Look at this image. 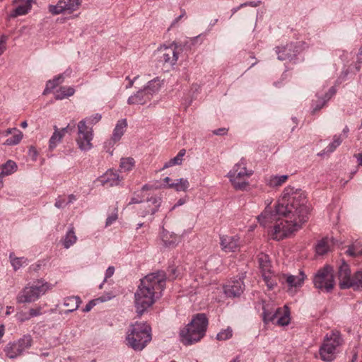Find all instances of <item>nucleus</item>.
Here are the masks:
<instances>
[{
	"mask_svg": "<svg viewBox=\"0 0 362 362\" xmlns=\"http://www.w3.org/2000/svg\"><path fill=\"white\" fill-rule=\"evenodd\" d=\"M306 196L302 189L287 186L278 200L275 211L267 207L257 216L258 222L264 227L274 223L272 237L280 240L298 231L307 221L308 208Z\"/></svg>",
	"mask_w": 362,
	"mask_h": 362,
	"instance_id": "obj_1",
	"label": "nucleus"
},
{
	"mask_svg": "<svg viewBox=\"0 0 362 362\" xmlns=\"http://www.w3.org/2000/svg\"><path fill=\"white\" fill-rule=\"evenodd\" d=\"M166 274L158 271L149 274L140 280V284L134 293V304L139 317L160 298L165 286Z\"/></svg>",
	"mask_w": 362,
	"mask_h": 362,
	"instance_id": "obj_2",
	"label": "nucleus"
},
{
	"mask_svg": "<svg viewBox=\"0 0 362 362\" xmlns=\"http://www.w3.org/2000/svg\"><path fill=\"white\" fill-rule=\"evenodd\" d=\"M151 339V328L146 322H136L127 332V344L136 351L143 350Z\"/></svg>",
	"mask_w": 362,
	"mask_h": 362,
	"instance_id": "obj_3",
	"label": "nucleus"
},
{
	"mask_svg": "<svg viewBox=\"0 0 362 362\" xmlns=\"http://www.w3.org/2000/svg\"><path fill=\"white\" fill-rule=\"evenodd\" d=\"M207 325L208 319L205 314L196 315L186 328L181 331L182 341L186 345L199 341L205 335Z\"/></svg>",
	"mask_w": 362,
	"mask_h": 362,
	"instance_id": "obj_4",
	"label": "nucleus"
},
{
	"mask_svg": "<svg viewBox=\"0 0 362 362\" xmlns=\"http://www.w3.org/2000/svg\"><path fill=\"white\" fill-rule=\"evenodd\" d=\"M102 115L99 113H96L90 117H87L85 119L81 120L78 125V136L76 139V143L78 148L83 151H87L93 148L91 143L93 139V132L92 127L88 125H94L100 121Z\"/></svg>",
	"mask_w": 362,
	"mask_h": 362,
	"instance_id": "obj_5",
	"label": "nucleus"
},
{
	"mask_svg": "<svg viewBox=\"0 0 362 362\" xmlns=\"http://www.w3.org/2000/svg\"><path fill=\"white\" fill-rule=\"evenodd\" d=\"M262 310V317L264 324L272 322L280 326H286L290 322V311L286 305L279 308L273 303H264Z\"/></svg>",
	"mask_w": 362,
	"mask_h": 362,
	"instance_id": "obj_6",
	"label": "nucleus"
},
{
	"mask_svg": "<svg viewBox=\"0 0 362 362\" xmlns=\"http://www.w3.org/2000/svg\"><path fill=\"white\" fill-rule=\"evenodd\" d=\"M52 286L47 282L37 281L29 283L16 296L17 303H30L37 300L42 296L50 290Z\"/></svg>",
	"mask_w": 362,
	"mask_h": 362,
	"instance_id": "obj_7",
	"label": "nucleus"
},
{
	"mask_svg": "<svg viewBox=\"0 0 362 362\" xmlns=\"http://www.w3.org/2000/svg\"><path fill=\"white\" fill-rule=\"evenodd\" d=\"M342 342L343 339L339 331L332 330L327 333L319 350L321 359L326 362L332 361L335 358L337 349Z\"/></svg>",
	"mask_w": 362,
	"mask_h": 362,
	"instance_id": "obj_8",
	"label": "nucleus"
},
{
	"mask_svg": "<svg viewBox=\"0 0 362 362\" xmlns=\"http://www.w3.org/2000/svg\"><path fill=\"white\" fill-rule=\"evenodd\" d=\"M252 175V170H247L243 160L235 164L228 173V177L235 190L246 191L249 187V177Z\"/></svg>",
	"mask_w": 362,
	"mask_h": 362,
	"instance_id": "obj_9",
	"label": "nucleus"
},
{
	"mask_svg": "<svg viewBox=\"0 0 362 362\" xmlns=\"http://www.w3.org/2000/svg\"><path fill=\"white\" fill-rule=\"evenodd\" d=\"M313 284L316 288L330 292L334 286V279L332 267L326 265L319 269L313 277Z\"/></svg>",
	"mask_w": 362,
	"mask_h": 362,
	"instance_id": "obj_10",
	"label": "nucleus"
},
{
	"mask_svg": "<svg viewBox=\"0 0 362 362\" xmlns=\"http://www.w3.org/2000/svg\"><path fill=\"white\" fill-rule=\"evenodd\" d=\"M33 344V338L30 334H25L17 341L9 342L5 346L4 351L6 356L13 359L22 355L30 349Z\"/></svg>",
	"mask_w": 362,
	"mask_h": 362,
	"instance_id": "obj_11",
	"label": "nucleus"
},
{
	"mask_svg": "<svg viewBox=\"0 0 362 362\" xmlns=\"http://www.w3.org/2000/svg\"><path fill=\"white\" fill-rule=\"evenodd\" d=\"M307 276L303 270H300L297 275L284 274L282 275V284H286L287 291L291 295H294L300 289L306 279Z\"/></svg>",
	"mask_w": 362,
	"mask_h": 362,
	"instance_id": "obj_12",
	"label": "nucleus"
},
{
	"mask_svg": "<svg viewBox=\"0 0 362 362\" xmlns=\"http://www.w3.org/2000/svg\"><path fill=\"white\" fill-rule=\"evenodd\" d=\"M81 3V0H60L57 5H50L49 11L54 15L65 12L71 13L78 8Z\"/></svg>",
	"mask_w": 362,
	"mask_h": 362,
	"instance_id": "obj_13",
	"label": "nucleus"
},
{
	"mask_svg": "<svg viewBox=\"0 0 362 362\" xmlns=\"http://www.w3.org/2000/svg\"><path fill=\"white\" fill-rule=\"evenodd\" d=\"M158 52L159 53V61L172 66L176 64L180 53L177 51V47L174 44L169 47H161L158 49Z\"/></svg>",
	"mask_w": 362,
	"mask_h": 362,
	"instance_id": "obj_14",
	"label": "nucleus"
},
{
	"mask_svg": "<svg viewBox=\"0 0 362 362\" xmlns=\"http://www.w3.org/2000/svg\"><path fill=\"white\" fill-rule=\"evenodd\" d=\"M161 198L159 196H152L147 199L143 204L142 209L139 211V214L141 217H145L149 214L153 215L156 213L161 204Z\"/></svg>",
	"mask_w": 362,
	"mask_h": 362,
	"instance_id": "obj_15",
	"label": "nucleus"
},
{
	"mask_svg": "<svg viewBox=\"0 0 362 362\" xmlns=\"http://www.w3.org/2000/svg\"><path fill=\"white\" fill-rule=\"evenodd\" d=\"M245 289V284L242 278L229 281L223 287L224 293L229 298L239 297Z\"/></svg>",
	"mask_w": 362,
	"mask_h": 362,
	"instance_id": "obj_16",
	"label": "nucleus"
},
{
	"mask_svg": "<svg viewBox=\"0 0 362 362\" xmlns=\"http://www.w3.org/2000/svg\"><path fill=\"white\" fill-rule=\"evenodd\" d=\"M221 248L226 252H234L240 247V237L238 235H221L220 237Z\"/></svg>",
	"mask_w": 362,
	"mask_h": 362,
	"instance_id": "obj_17",
	"label": "nucleus"
},
{
	"mask_svg": "<svg viewBox=\"0 0 362 362\" xmlns=\"http://www.w3.org/2000/svg\"><path fill=\"white\" fill-rule=\"evenodd\" d=\"M299 52V47L294 43L287 44L284 47H276V53L278 56V59L283 60H292Z\"/></svg>",
	"mask_w": 362,
	"mask_h": 362,
	"instance_id": "obj_18",
	"label": "nucleus"
},
{
	"mask_svg": "<svg viewBox=\"0 0 362 362\" xmlns=\"http://www.w3.org/2000/svg\"><path fill=\"white\" fill-rule=\"evenodd\" d=\"M339 286L341 289L351 288L353 277L351 276L349 265L343 262L339 268Z\"/></svg>",
	"mask_w": 362,
	"mask_h": 362,
	"instance_id": "obj_19",
	"label": "nucleus"
},
{
	"mask_svg": "<svg viewBox=\"0 0 362 362\" xmlns=\"http://www.w3.org/2000/svg\"><path fill=\"white\" fill-rule=\"evenodd\" d=\"M122 180L123 178L119 175L118 173L113 170H108L100 177L102 185L109 187L118 185Z\"/></svg>",
	"mask_w": 362,
	"mask_h": 362,
	"instance_id": "obj_20",
	"label": "nucleus"
},
{
	"mask_svg": "<svg viewBox=\"0 0 362 362\" xmlns=\"http://www.w3.org/2000/svg\"><path fill=\"white\" fill-rule=\"evenodd\" d=\"M150 94L147 93L144 88L138 90L135 94L129 97L127 103L129 105H144L150 101Z\"/></svg>",
	"mask_w": 362,
	"mask_h": 362,
	"instance_id": "obj_21",
	"label": "nucleus"
},
{
	"mask_svg": "<svg viewBox=\"0 0 362 362\" xmlns=\"http://www.w3.org/2000/svg\"><path fill=\"white\" fill-rule=\"evenodd\" d=\"M69 128L66 127L62 129H59L57 126H54V132L52 135L49 141V148L53 150L56 148L58 144H59L64 136L65 132Z\"/></svg>",
	"mask_w": 362,
	"mask_h": 362,
	"instance_id": "obj_22",
	"label": "nucleus"
},
{
	"mask_svg": "<svg viewBox=\"0 0 362 362\" xmlns=\"http://www.w3.org/2000/svg\"><path fill=\"white\" fill-rule=\"evenodd\" d=\"M161 239L165 246L168 247H175L179 242V238L173 233L163 230L161 233Z\"/></svg>",
	"mask_w": 362,
	"mask_h": 362,
	"instance_id": "obj_23",
	"label": "nucleus"
},
{
	"mask_svg": "<svg viewBox=\"0 0 362 362\" xmlns=\"http://www.w3.org/2000/svg\"><path fill=\"white\" fill-rule=\"evenodd\" d=\"M81 303V300L78 296H70L67 297L64 300V305L65 307L69 308L68 310L64 311V314H68L69 313H72L76 310L80 304Z\"/></svg>",
	"mask_w": 362,
	"mask_h": 362,
	"instance_id": "obj_24",
	"label": "nucleus"
},
{
	"mask_svg": "<svg viewBox=\"0 0 362 362\" xmlns=\"http://www.w3.org/2000/svg\"><path fill=\"white\" fill-rule=\"evenodd\" d=\"M32 1L33 0H26L23 4L18 5L9 13V18H16L18 16L26 14L31 8Z\"/></svg>",
	"mask_w": 362,
	"mask_h": 362,
	"instance_id": "obj_25",
	"label": "nucleus"
},
{
	"mask_svg": "<svg viewBox=\"0 0 362 362\" xmlns=\"http://www.w3.org/2000/svg\"><path fill=\"white\" fill-rule=\"evenodd\" d=\"M127 126V122L126 119H120L117 122L112 136V139L114 142H117L121 139L125 132Z\"/></svg>",
	"mask_w": 362,
	"mask_h": 362,
	"instance_id": "obj_26",
	"label": "nucleus"
},
{
	"mask_svg": "<svg viewBox=\"0 0 362 362\" xmlns=\"http://www.w3.org/2000/svg\"><path fill=\"white\" fill-rule=\"evenodd\" d=\"M77 237L75 234L74 228L72 225L69 226L68 230L62 240V245L64 248L68 249L76 243Z\"/></svg>",
	"mask_w": 362,
	"mask_h": 362,
	"instance_id": "obj_27",
	"label": "nucleus"
},
{
	"mask_svg": "<svg viewBox=\"0 0 362 362\" xmlns=\"http://www.w3.org/2000/svg\"><path fill=\"white\" fill-rule=\"evenodd\" d=\"M184 270L182 264L170 265L168 268V279L173 281L181 278L184 274Z\"/></svg>",
	"mask_w": 362,
	"mask_h": 362,
	"instance_id": "obj_28",
	"label": "nucleus"
},
{
	"mask_svg": "<svg viewBox=\"0 0 362 362\" xmlns=\"http://www.w3.org/2000/svg\"><path fill=\"white\" fill-rule=\"evenodd\" d=\"M161 88V81L159 78H156L150 81L144 89L147 93L150 94V98L152 99L153 96L158 93Z\"/></svg>",
	"mask_w": 362,
	"mask_h": 362,
	"instance_id": "obj_29",
	"label": "nucleus"
},
{
	"mask_svg": "<svg viewBox=\"0 0 362 362\" xmlns=\"http://www.w3.org/2000/svg\"><path fill=\"white\" fill-rule=\"evenodd\" d=\"M64 81V74H59L54 76L52 80H49L46 83V87L43 91V95L50 93L59 84L62 83Z\"/></svg>",
	"mask_w": 362,
	"mask_h": 362,
	"instance_id": "obj_30",
	"label": "nucleus"
},
{
	"mask_svg": "<svg viewBox=\"0 0 362 362\" xmlns=\"http://www.w3.org/2000/svg\"><path fill=\"white\" fill-rule=\"evenodd\" d=\"M74 92L75 90L71 86H62L54 93V98L57 100H63L73 95Z\"/></svg>",
	"mask_w": 362,
	"mask_h": 362,
	"instance_id": "obj_31",
	"label": "nucleus"
},
{
	"mask_svg": "<svg viewBox=\"0 0 362 362\" xmlns=\"http://www.w3.org/2000/svg\"><path fill=\"white\" fill-rule=\"evenodd\" d=\"M288 176L286 175H272L266 179V183L267 185L274 187H279L284 183Z\"/></svg>",
	"mask_w": 362,
	"mask_h": 362,
	"instance_id": "obj_32",
	"label": "nucleus"
},
{
	"mask_svg": "<svg viewBox=\"0 0 362 362\" xmlns=\"http://www.w3.org/2000/svg\"><path fill=\"white\" fill-rule=\"evenodd\" d=\"M330 248V240L328 238L319 240L315 247L316 253L319 255L326 254Z\"/></svg>",
	"mask_w": 362,
	"mask_h": 362,
	"instance_id": "obj_33",
	"label": "nucleus"
},
{
	"mask_svg": "<svg viewBox=\"0 0 362 362\" xmlns=\"http://www.w3.org/2000/svg\"><path fill=\"white\" fill-rule=\"evenodd\" d=\"M189 187V183L187 179L180 178L175 180L174 182L169 184V188H173L177 192H186Z\"/></svg>",
	"mask_w": 362,
	"mask_h": 362,
	"instance_id": "obj_34",
	"label": "nucleus"
},
{
	"mask_svg": "<svg viewBox=\"0 0 362 362\" xmlns=\"http://www.w3.org/2000/svg\"><path fill=\"white\" fill-rule=\"evenodd\" d=\"M9 259L12 267L15 271L19 269L23 266H26L28 264V259L25 257H16L12 252L9 255Z\"/></svg>",
	"mask_w": 362,
	"mask_h": 362,
	"instance_id": "obj_35",
	"label": "nucleus"
},
{
	"mask_svg": "<svg viewBox=\"0 0 362 362\" xmlns=\"http://www.w3.org/2000/svg\"><path fill=\"white\" fill-rule=\"evenodd\" d=\"M1 168V175L8 176L15 173L17 170L18 166L14 161L9 160L6 163L3 164Z\"/></svg>",
	"mask_w": 362,
	"mask_h": 362,
	"instance_id": "obj_36",
	"label": "nucleus"
},
{
	"mask_svg": "<svg viewBox=\"0 0 362 362\" xmlns=\"http://www.w3.org/2000/svg\"><path fill=\"white\" fill-rule=\"evenodd\" d=\"M185 153L186 150L184 148L181 149L175 157L171 158L164 164L163 169L168 168L173 165H181L182 163L183 156L185 155Z\"/></svg>",
	"mask_w": 362,
	"mask_h": 362,
	"instance_id": "obj_37",
	"label": "nucleus"
},
{
	"mask_svg": "<svg viewBox=\"0 0 362 362\" xmlns=\"http://www.w3.org/2000/svg\"><path fill=\"white\" fill-rule=\"evenodd\" d=\"M258 262L262 274L263 272H269L271 271L270 262L269 257L267 255L262 254L258 258Z\"/></svg>",
	"mask_w": 362,
	"mask_h": 362,
	"instance_id": "obj_38",
	"label": "nucleus"
},
{
	"mask_svg": "<svg viewBox=\"0 0 362 362\" xmlns=\"http://www.w3.org/2000/svg\"><path fill=\"white\" fill-rule=\"evenodd\" d=\"M343 139L341 135H334L333 137V141L330 143L323 151L322 154L327 153H332L342 142Z\"/></svg>",
	"mask_w": 362,
	"mask_h": 362,
	"instance_id": "obj_39",
	"label": "nucleus"
},
{
	"mask_svg": "<svg viewBox=\"0 0 362 362\" xmlns=\"http://www.w3.org/2000/svg\"><path fill=\"white\" fill-rule=\"evenodd\" d=\"M135 165V161L133 158H122L120 161L119 168L124 172L130 171L132 170Z\"/></svg>",
	"mask_w": 362,
	"mask_h": 362,
	"instance_id": "obj_40",
	"label": "nucleus"
},
{
	"mask_svg": "<svg viewBox=\"0 0 362 362\" xmlns=\"http://www.w3.org/2000/svg\"><path fill=\"white\" fill-rule=\"evenodd\" d=\"M23 138V133L18 130L16 131L14 134H12V136L8 138L4 143V145L6 146H15L18 144Z\"/></svg>",
	"mask_w": 362,
	"mask_h": 362,
	"instance_id": "obj_41",
	"label": "nucleus"
},
{
	"mask_svg": "<svg viewBox=\"0 0 362 362\" xmlns=\"http://www.w3.org/2000/svg\"><path fill=\"white\" fill-rule=\"evenodd\" d=\"M233 336V329L230 327L221 330L216 335V339L219 341H225L229 339Z\"/></svg>",
	"mask_w": 362,
	"mask_h": 362,
	"instance_id": "obj_42",
	"label": "nucleus"
},
{
	"mask_svg": "<svg viewBox=\"0 0 362 362\" xmlns=\"http://www.w3.org/2000/svg\"><path fill=\"white\" fill-rule=\"evenodd\" d=\"M352 284L351 287L354 289L362 288V272H358L355 274L353 276Z\"/></svg>",
	"mask_w": 362,
	"mask_h": 362,
	"instance_id": "obj_43",
	"label": "nucleus"
},
{
	"mask_svg": "<svg viewBox=\"0 0 362 362\" xmlns=\"http://www.w3.org/2000/svg\"><path fill=\"white\" fill-rule=\"evenodd\" d=\"M262 276L269 288L272 289L275 286V283L272 279L271 271H269V272H263L262 274Z\"/></svg>",
	"mask_w": 362,
	"mask_h": 362,
	"instance_id": "obj_44",
	"label": "nucleus"
},
{
	"mask_svg": "<svg viewBox=\"0 0 362 362\" xmlns=\"http://www.w3.org/2000/svg\"><path fill=\"white\" fill-rule=\"evenodd\" d=\"M16 318L17 321L23 322L29 320L30 319V317L29 316L28 313L21 311L16 313Z\"/></svg>",
	"mask_w": 362,
	"mask_h": 362,
	"instance_id": "obj_45",
	"label": "nucleus"
},
{
	"mask_svg": "<svg viewBox=\"0 0 362 362\" xmlns=\"http://www.w3.org/2000/svg\"><path fill=\"white\" fill-rule=\"evenodd\" d=\"M327 101V100L323 98L319 99L316 102L313 103V104L312 105L313 111L316 112V111L320 110L325 105V104L326 103Z\"/></svg>",
	"mask_w": 362,
	"mask_h": 362,
	"instance_id": "obj_46",
	"label": "nucleus"
},
{
	"mask_svg": "<svg viewBox=\"0 0 362 362\" xmlns=\"http://www.w3.org/2000/svg\"><path fill=\"white\" fill-rule=\"evenodd\" d=\"M29 316L30 317V319L34 317L40 316L42 314V308L40 306H38L35 308H30L29 310Z\"/></svg>",
	"mask_w": 362,
	"mask_h": 362,
	"instance_id": "obj_47",
	"label": "nucleus"
},
{
	"mask_svg": "<svg viewBox=\"0 0 362 362\" xmlns=\"http://www.w3.org/2000/svg\"><path fill=\"white\" fill-rule=\"evenodd\" d=\"M100 299H95L89 301L86 306L83 308V312L88 313L89 312L95 305H96L97 302Z\"/></svg>",
	"mask_w": 362,
	"mask_h": 362,
	"instance_id": "obj_48",
	"label": "nucleus"
},
{
	"mask_svg": "<svg viewBox=\"0 0 362 362\" xmlns=\"http://www.w3.org/2000/svg\"><path fill=\"white\" fill-rule=\"evenodd\" d=\"M117 219V212L115 213H113L111 215H110L107 219H106V222H105V226H110L111 224H112Z\"/></svg>",
	"mask_w": 362,
	"mask_h": 362,
	"instance_id": "obj_49",
	"label": "nucleus"
},
{
	"mask_svg": "<svg viewBox=\"0 0 362 362\" xmlns=\"http://www.w3.org/2000/svg\"><path fill=\"white\" fill-rule=\"evenodd\" d=\"M262 4L261 1H247L245 3H243L240 5V7H246V6H251V7H257Z\"/></svg>",
	"mask_w": 362,
	"mask_h": 362,
	"instance_id": "obj_50",
	"label": "nucleus"
},
{
	"mask_svg": "<svg viewBox=\"0 0 362 362\" xmlns=\"http://www.w3.org/2000/svg\"><path fill=\"white\" fill-rule=\"evenodd\" d=\"M114 273H115V267L113 266L108 267L105 272V279H104L103 282H105L107 279L112 276Z\"/></svg>",
	"mask_w": 362,
	"mask_h": 362,
	"instance_id": "obj_51",
	"label": "nucleus"
},
{
	"mask_svg": "<svg viewBox=\"0 0 362 362\" xmlns=\"http://www.w3.org/2000/svg\"><path fill=\"white\" fill-rule=\"evenodd\" d=\"M67 204L65 201L64 199H62L60 197H59L56 202H55V204H54V206L58 208V209H61V208H63L64 206H66Z\"/></svg>",
	"mask_w": 362,
	"mask_h": 362,
	"instance_id": "obj_52",
	"label": "nucleus"
},
{
	"mask_svg": "<svg viewBox=\"0 0 362 362\" xmlns=\"http://www.w3.org/2000/svg\"><path fill=\"white\" fill-rule=\"evenodd\" d=\"M362 64V46L360 47L358 53L357 54V59H356V69L358 71L360 67L359 64Z\"/></svg>",
	"mask_w": 362,
	"mask_h": 362,
	"instance_id": "obj_53",
	"label": "nucleus"
},
{
	"mask_svg": "<svg viewBox=\"0 0 362 362\" xmlns=\"http://www.w3.org/2000/svg\"><path fill=\"white\" fill-rule=\"evenodd\" d=\"M228 129L226 128H219L213 131L214 134L223 136L227 134Z\"/></svg>",
	"mask_w": 362,
	"mask_h": 362,
	"instance_id": "obj_54",
	"label": "nucleus"
},
{
	"mask_svg": "<svg viewBox=\"0 0 362 362\" xmlns=\"http://www.w3.org/2000/svg\"><path fill=\"white\" fill-rule=\"evenodd\" d=\"M187 197L180 198L177 202V203L172 207V209L170 210L171 211L174 210L176 207L183 205L184 204H185L187 202Z\"/></svg>",
	"mask_w": 362,
	"mask_h": 362,
	"instance_id": "obj_55",
	"label": "nucleus"
},
{
	"mask_svg": "<svg viewBox=\"0 0 362 362\" xmlns=\"http://www.w3.org/2000/svg\"><path fill=\"white\" fill-rule=\"evenodd\" d=\"M335 89L334 87H332L329 91L325 95L324 98L327 101L335 94Z\"/></svg>",
	"mask_w": 362,
	"mask_h": 362,
	"instance_id": "obj_56",
	"label": "nucleus"
},
{
	"mask_svg": "<svg viewBox=\"0 0 362 362\" xmlns=\"http://www.w3.org/2000/svg\"><path fill=\"white\" fill-rule=\"evenodd\" d=\"M19 129L16 128H9L5 130L3 133L4 136H7L9 134H13L16 132V131H18Z\"/></svg>",
	"mask_w": 362,
	"mask_h": 362,
	"instance_id": "obj_57",
	"label": "nucleus"
},
{
	"mask_svg": "<svg viewBox=\"0 0 362 362\" xmlns=\"http://www.w3.org/2000/svg\"><path fill=\"white\" fill-rule=\"evenodd\" d=\"M6 41L7 37L6 35H1L0 37V47H5L6 49Z\"/></svg>",
	"mask_w": 362,
	"mask_h": 362,
	"instance_id": "obj_58",
	"label": "nucleus"
},
{
	"mask_svg": "<svg viewBox=\"0 0 362 362\" xmlns=\"http://www.w3.org/2000/svg\"><path fill=\"white\" fill-rule=\"evenodd\" d=\"M137 78V77H135L134 79H131L130 77L128 76L126 77V80L129 81V83L126 86V88H130L133 86L134 81Z\"/></svg>",
	"mask_w": 362,
	"mask_h": 362,
	"instance_id": "obj_59",
	"label": "nucleus"
},
{
	"mask_svg": "<svg viewBox=\"0 0 362 362\" xmlns=\"http://www.w3.org/2000/svg\"><path fill=\"white\" fill-rule=\"evenodd\" d=\"M349 132V129L348 127H347V126H346V127L344 128L343 131H342V135H341V138H342L343 139L347 137V134H348Z\"/></svg>",
	"mask_w": 362,
	"mask_h": 362,
	"instance_id": "obj_60",
	"label": "nucleus"
},
{
	"mask_svg": "<svg viewBox=\"0 0 362 362\" xmlns=\"http://www.w3.org/2000/svg\"><path fill=\"white\" fill-rule=\"evenodd\" d=\"M346 253L350 256H355L356 255L353 247H349L346 250Z\"/></svg>",
	"mask_w": 362,
	"mask_h": 362,
	"instance_id": "obj_61",
	"label": "nucleus"
},
{
	"mask_svg": "<svg viewBox=\"0 0 362 362\" xmlns=\"http://www.w3.org/2000/svg\"><path fill=\"white\" fill-rule=\"evenodd\" d=\"M185 11H183L182 13L180 14L177 18H176L174 20L173 25H175V23H177L185 16Z\"/></svg>",
	"mask_w": 362,
	"mask_h": 362,
	"instance_id": "obj_62",
	"label": "nucleus"
},
{
	"mask_svg": "<svg viewBox=\"0 0 362 362\" xmlns=\"http://www.w3.org/2000/svg\"><path fill=\"white\" fill-rule=\"evenodd\" d=\"M356 157L357 158V161L359 165L362 166V154L358 153L356 155Z\"/></svg>",
	"mask_w": 362,
	"mask_h": 362,
	"instance_id": "obj_63",
	"label": "nucleus"
},
{
	"mask_svg": "<svg viewBox=\"0 0 362 362\" xmlns=\"http://www.w3.org/2000/svg\"><path fill=\"white\" fill-rule=\"evenodd\" d=\"M76 199V197L74 195V194H70L69 196V201L66 202L67 204H70V203H72L74 201H75Z\"/></svg>",
	"mask_w": 362,
	"mask_h": 362,
	"instance_id": "obj_64",
	"label": "nucleus"
}]
</instances>
